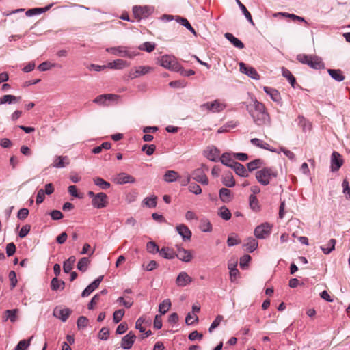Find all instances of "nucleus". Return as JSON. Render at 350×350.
<instances>
[{
	"instance_id": "25",
	"label": "nucleus",
	"mask_w": 350,
	"mask_h": 350,
	"mask_svg": "<svg viewBox=\"0 0 350 350\" xmlns=\"http://www.w3.org/2000/svg\"><path fill=\"white\" fill-rule=\"evenodd\" d=\"M129 64L125 60L118 59L111 62L108 63L107 67L111 69H122L128 67Z\"/></svg>"
},
{
	"instance_id": "5",
	"label": "nucleus",
	"mask_w": 350,
	"mask_h": 350,
	"mask_svg": "<svg viewBox=\"0 0 350 350\" xmlns=\"http://www.w3.org/2000/svg\"><path fill=\"white\" fill-rule=\"evenodd\" d=\"M107 51L114 55L122 57H129L131 59L137 55L135 52L129 51L127 47L123 46L108 48L107 49Z\"/></svg>"
},
{
	"instance_id": "57",
	"label": "nucleus",
	"mask_w": 350,
	"mask_h": 350,
	"mask_svg": "<svg viewBox=\"0 0 350 350\" xmlns=\"http://www.w3.org/2000/svg\"><path fill=\"white\" fill-rule=\"evenodd\" d=\"M124 315V310L123 309H119V310H116L113 312V320L114 323H119L122 320Z\"/></svg>"
},
{
	"instance_id": "30",
	"label": "nucleus",
	"mask_w": 350,
	"mask_h": 350,
	"mask_svg": "<svg viewBox=\"0 0 350 350\" xmlns=\"http://www.w3.org/2000/svg\"><path fill=\"white\" fill-rule=\"evenodd\" d=\"M179 175L174 170H167L163 176V180L167 183H172L178 180Z\"/></svg>"
},
{
	"instance_id": "7",
	"label": "nucleus",
	"mask_w": 350,
	"mask_h": 350,
	"mask_svg": "<svg viewBox=\"0 0 350 350\" xmlns=\"http://www.w3.org/2000/svg\"><path fill=\"white\" fill-rule=\"evenodd\" d=\"M271 230V226L269 223H264L258 226L254 230V235L258 239H265Z\"/></svg>"
},
{
	"instance_id": "54",
	"label": "nucleus",
	"mask_w": 350,
	"mask_h": 350,
	"mask_svg": "<svg viewBox=\"0 0 350 350\" xmlns=\"http://www.w3.org/2000/svg\"><path fill=\"white\" fill-rule=\"evenodd\" d=\"M146 250L149 253L156 254L159 252V247L154 241H149L146 244Z\"/></svg>"
},
{
	"instance_id": "62",
	"label": "nucleus",
	"mask_w": 350,
	"mask_h": 350,
	"mask_svg": "<svg viewBox=\"0 0 350 350\" xmlns=\"http://www.w3.org/2000/svg\"><path fill=\"white\" fill-rule=\"evenodd\" d=\"M109 336V330L107 327H103L98 334V337L100 340H106L108 339Z\"/></svg>"
},
{
	"instance_id": "10",
	"label": "nucleus",
	"mask_w": 350,
	"mask_h": 350,
	"mask_svg": "<svg viewBox=\"0 0 350 350\" xmlns=\"http://www.w3.org/2000/svg\"><path fill=\"white\" fill-rule=\"evenodd\" d=\"M239 69L242 73L247 75L250 78L255 80L260 79V75L254 68L248 66L243 62H240Z\"/></svg>"
},
{
	"instance_id": "8",
	"label": "nucleus",
	"mask_w": 350,
	"mask_h": 350,
	"mask_svg": "<svg viewBox=\"0 0 350 350\" xmlns=\"http://www.w3.org/2000/svg\"><path fill=\"white\" fill-rule=\"evenodd\" d=\"M152 70V68L148 66H139L130 70L128 77L133 79L140 76L144 75Z\"/></svg>"
},
{
	"instance_id": "50",
	"label": "nucleus",
	"mask_w": 350,
	"mask_h": 350,
	"mask_svg": "<svg viewBox=\"0 0 350 350\" xmlns=\"http://www.w3.org/2000/svg\"><path fill=\"white\" fill-rule=\"evenodd\" d=\"M157 196L147 197L143 200V204L147 207L154 208L157 206Z\"/></svg>"
},
{
	"instance_id": "60",
	"label": "nucleus",
	"mask_w": 350,
	"mask_h": 350,
	"mask_svg": "<svg viewBox=\"0 0 350 350\" xmlns=\"http://www.w3.org/2000/svg\"><path fill=\"white\" fill-rule=\"evenodd\" d=\"M55 64H51L47 61L46 62H42V64H40L38 68L40 71H46V70H49V69H51V68L53 67H55Z\"/></svg>"
},
{
	"instance_id": "19",
	"label": "nucleus",
	"mask_w": 350,
	"mask_h": 350,
	"mask_svg": "<svg viewBox=\"0 0 350 350\" xmlns=\"http://www.w3.org/2000/svg\"><path fill=\"white\" fill-rule=\"evenodd\" d=\"M103 278V275H100L98 278H96L94 282H92L90 284H89L82 292L81 296L83 297L89 296L91 294V293H92L99 286Z\"/></svg>"
},
{
	"instance_id": "46",
	"label": "nucleus",
	"mask_w": 350,
	"mask_h": 350,
	"mask_svg": "<svg viewBox=\"0 0 350 350\" xmlns=\"http://www.w3.org/2000/svg\"><path fill=\"white\" fill-rule=\"evenodd\" d=\"M237 3L238 4L239 7L240 8L241 10L242 11L243 14L245 16V18L247 19V21L252 24L254 25V21L252 20V16L249 11L247 10L246 7L239 1L236 0Z\"/></svg>"
},
{
	"instance_id": "59",
	"label": "nucleus",
	"mask_w": 350,
	"mask_h": 350,
	"mask_svg": "<svg viewBox=\"0 0 350 350\" xmlns=\"http://www.w3.org/2000/svg\"><path fill=\"white\" fill-rule=\"evenodd\" d=\"M189 190L190 192L198 195L202 193L201 187L196 183H192L189 184Z\"/></svg>"
},
{
	"instance_id": "40",
	"label": "nucleus",
	"mask_w": 350,
	"mask_h": 350,
	"mask_svg": "<svg viewBox=\"0 0 350 350\" xmlns=\"http://www.w3.org/2000/svg\"><path fill=\"white\" fill-rule=\"evenodd\" d=\"M65 283L64 281L59 280L57 277L53 278L51 282V288L53 291L64 289Z\"/></svg>"
},
{
	"instance_id": "39",
	"label": "nucleus",
	"mask_w": 350,
	"mask_h": 350,
	"mask_svg": "<svg viewBox=\"0 0 350 350\" xmlns=\"http://www.w3.org/2000/svg\"><path fill=\"white\" fill-rule=\"evenodd\" d=\"M52 5H49L46 6L45 8H38L29 9L26 12V15L27 16H31L33 15L40 14L50 9Z\"/></svg>"
},
{
	"instance_id": "15",
	"label": "nucleus",
	"mask_w": 350,
	"mask_h": 350,
	"mask_svg": "<svg viewBox=\"0 0 350 350\" xmlns=\"http://www.w3.org/2000/svg\"><path fill=\"white\" fill-rule=\"evenodd\" d=\"M343 164V159L341 155L337 152H333L331 157V170L338 171Z\"/></svg>"
},
{
	"instance_id": "24",
	"label": "nucleus",
	"mask_w": 350,
	"mask_h": 350,
	"mask_svg": "<svg viewBox=\"0 0 350 350\" xmlns=\"http://www.w3.org/2000/svg\"><path fill=\"white\" fill-rule=\"evenodd\" d=\"M206 157L212 161H217L219 157V150L214 146L208 147L205 150Z\"/></svg>"
},
{
	"instance_id": "29",
	"label": "nucleus",
	"mask_w": 350,
	"mask_h": 350,
	"mask_svg": "<svg viewBox=\"0 0 350 350\" xmlns=\"http://www.w3.org/2000/svg\"><path fill=\"white\" fill-rule=\"evenodd\" d=\"M220 161L221 163L226 166H228L230 168L232 167L234 163H236L237 161H234V159L232 158V156L230 153L226 152L224 153L221 158Z\"/></svg>"
},
{
	"instance_id": "58",
	"label": "nucleus",
	"mask_w": 350,
	"mask_h": 350,
	"mask_svg": "<svg viewBox=\"0 0 350 350\" xmlns=\"http://www.w3.org/2000/svg\"><path fill=\"white\" fill-rule=\"evenodd\" d=\"M222 320H223V316H221V315L217 316L215 319L212 322V323L208 329L209 332H212L213 329L217 328L219 325V324Z\"/></svg>"
},
{
	"instance_id": "33",
	"label": "nucleus",
	"mask_w": 350,
	"mask_h": 350,
	"mask_svg": "<svg viewBox=\"0 0 350 350\" xmlns=\"http://www.w3.org/2000/svg\"><path fill=\"white\" fill-rule=\"evenodd\" d=\"M327 72L331 77L336 81L340 82L345 79V76L343 75L342 71L339 69H328Z\"/></svg>"
},
{
	"instance_id": "41",
	"label": "nucleus",
	"mask_w": 350,
	"mask_h": 350,
	"mask_svg": "<svg viewBox=\"0 0 350 350\" xmlns=\"http://www.w3.org/2000/svg\"><path fill=\"white\" fill-rule=\"evenodd\" d=\"M90 263V260L88 257H83L79 260L77 267L79 271L85 272L88 269Z\"/></svg>"
},
{
	"instance_id": "45",
	"label": "nucleus",
	"mask_w": 350,
	"mask_h": 350,
	"mask_svg": "<svg viewBox=\"0 0 350 350\" xmlns=\"http://www.w3.org/2000/svg\"><path fill=\"white\" fill-rule=\"evenodd\" d=\"M171 308V301L169 299L163 300L159 306L161 314H165Z\"/></svg>"
},
{
	"instance_id": "63",
	"label": "nucleus",
	"mask_w": 350,
	"mask_h": 350,
	"mask_svg": "<svg viewBox=\"0 0 350 350\" xmlns=\"http://www.w3.org/2000/svg\"><path fill=\"white\" fill-rule=\"evenodd\" d=\"M30 229H31L30 225L26 224V225L23 226L19 231V233H18L19 237L20 238L25 237L27 235V234L29 232Z\"/></svg>"
},
{
	"instance_id": "49",
	"label": "nucleus",
	"mask_w": 350,
	"mask_h": 350,
	"mask_svg": "<svg viewBox=\"0 0 350 350\" xmlns=\"http://www.w3.org/2000/svg\"><path fill=\"white\" fill-rule=\"evenodd\" d=\"M336 243V239H331L327 243V247L321 246V249L325 254H328L335 249Z\"/></svg>"
},
{
	"instance_id": "12",
	"label": "nucleus",
	"mask_w": 350,
	"mask_h": 350,
	"mask_svg": "<svg viewBox=\"0 0 350 350\" xmlns=\"http://www.w3.org/2000/svg\"><path fill=\"white\" fill-rule=\"evenodd\" d=\"M192 178L202 185H208V180L202 168H198L193 170L191 174Z\"/></svg>"
},
{
	"instance_id": "17",
	"label": "nucleus",
	"mask_w": 350,
	"mask_h": 350,
	"mask_svg": "<svg viewBox=\"0 0 350 350\" xmlns=\"http://www.w3.org/2000/svg\"><path fill=\"white\" fill-rule=\"evenodd\" d=\"M193 279L185 271H181L177 276L176 284L178 286L185 287L190 284Z\"/></svg>"
},
{
	"instance_id": "44",
	"label": "nucleus",
	"mask_w": 350,
	"mask_h": 350,
	"mask_svg": "<svg viewBox=\"0 0 350 350\" xmlns=\"http://www.w3.org/2000/svg\"><path fill=\"white\" fill-rule=\"evenodd\" d=\"M249 204L250 208L256 212H258L260 209V206L258 203L257 198L254 195H250L249 197Z\"/></svg>"
},
{
	"instance_id": "3",
	"label": "nucleus",
	"mask_w": 350,
	"mask_h": 350,
	"mask_svg": "<svg viewBox=\"0 0 350 350\" xmlns=\"http://www.w3.org/2000/svg\"><path fill=\"white\" fill-rule=\"evenodd\" d=\"M278 176V172L272 167H264L256 172V178L262 185H267L273 178Z\"/></svg>"
},
{
	"instance_id": "32",
	"label": "nucleus",
	"mask_w": 350,
	"mask_h": 350,
	"mask_svg": "<svg viewBox=\"0 0 350 350\" xmlns=\"http://www.w3.org/2000/svg\"><path fill=\"white\" fill-rule=\"evenodd\" d=\"M222 183L227 187H233L236 183L231 172L224 174L222 178Z\"/></svg>"
},
{
	"instance_id": "11",
	"label": "nucleus",
	"mask_w": 350,
	"mask_h": 350,
	"mask_svg": "<svg viewBox=\"0 0 350 350\" xmlns=\"http://www.w3.org/2000/svg\"><path fill=\"white\" fill-rule=\"evenodd\" d=\"M176 257L185 262H189L192 259L191 252L178 245L176 246V252H175V258Z\"/></svg>"
},
{
	"instance_id": "1",
	"label": "nucleus",
	"mask_w": 350,
	"mask_h": 350,
	"mask_svg": "<svg viewBox=\"0 0 350 350\" xmlns=\"http://www.w3.org/2000/svg\"><path fill=\"white\" fill-rule=\"evenodd\" d=\"M246 109L257 126L271 125L270 116L262 103L255 99L252 103L246 105Z\"/></svg>"
},
{
	"instance_id": "38",
	"label": "nucleus",
	"mask_w": 350,
	"mask_h": 350,
	"mask_svg": "<svg viewBox=\"0 0 350 350\" xmlns=\"http://www.w3.org/2000/svg\"><path fill=\"white\" fill-rule=\"evenodd\" d=\"M18 312L17 309H13V310H7L4 312L3 315V321H6L8 319L10 320L11 322H15L16 321V314Z\"/></svg>"
},
{
	"instance_id": "2",
	"label": "nucleus",
	"mask_w": 350,
	"mask_h": 350,
	"mask_svg": "<svg viewBox=\"0 0 350 350\" xmlns=\"http://www.w3.org/2000/svg\"><path fill=\"white\" fill-rule=\"evenodd\" d=\"M297 59L301 64H307L310 68L316 70L323 69L325 67L321 58L315 55H308L306 54H299L297 55Z\"/></svg>"
},
{
	"instance_id": "51",
	"label": "nucleus",
	"mask_w": 350,
	"mask_h": 350,
	"mask_svg": "<svg viewBox=\"0 0 350 350\" xmlns=\"http://www.w3.org/2000/svg\"><path fill=\"white\" fill-rule=\"evenodd\" d=\"M138 48L141 51H144L150 53L154 50L155 44L150 42H145L144 43L141 44Z\"/></svg>"
},
{
	"instance_id": "35",
	"label": "nucleus",
	"mask_w": 350,
	"mask_h": 350,
	"mask_svg": "<svg viewBox=\"0 0 350 350\" xmlns=\"http://www.w3.org/2000/svg\"><path fill=\"white\" fill-rule=\"evenodd\" d=\"M76 258L74 256H70L64 262L63 270L66 273H68L73 268L74 263L75 262Z\"/></svg>"
},
{
	"instance_id": "42",
	"label": "nucleus",
	"mask_w": 350,
	"mask_h": 350,
	"mask_svg": "<svg viewBox=\"0 0 350 350\" xmlns=\"http://www.w3.org/2000/svg\"><path fill=\"white\" fill-rule=\"evenodd\" d=\"M264 164L263 160L260 159H256L247 164L249 171L252 172L254 170L261 167Z\"/></svg>"
},
{
	"instance_id": "36",
	"label": "nucleus",
	"mask_w": 350,
	"mask_h": 350,
	"mask_svg": "<svg viewBox=\"0 0 350 350\" xmlns=\"http://www.w3.org/2000/svg\"><path fill=\"white\" fill-rule=\"evenodd\" d=\"M159 254L165 259H174L175 252L170 247H163L159 250Z\"/></svg>"
},
{
	"instance_id": "56",
	"label": "nucleus",
	"mask_w": 350,
	"mask_h": 350,
	"mask_svg": "<svg viewBox=\"0 0 350 350\" xmlns=\"http://www.w3.org/2000/svg\"><path fill=\"white\" fill-rule=\"evenodd\" d=\"M298 118H299V125L302 127V129L304 131L311 129L310 123L308 121H307L303 116H299L298 117Z\"/></svg>"
},
{
	"instance_id": "14",
	"label": "nucleus",
	"mask_w": 350,
	"mask_h": 350,
	"mask_svg": "<svg viewBox=\"0 0 350 350\" xmlns=\"http://www.w3.org/2000/svg\"><path fill=\"white\" fill-rule=\"evenodd\" d=\"M136 336L133 332H129L126 335L122 337L121 340V347L124 349H130L134 344Z\"/></svg>"
},
{
	"instance_id": "31",
	"label": "nucleus",
	"mask_w": 350,
	"mask_h": 350,
	"mask_svg": "<svg viewBox=\"0 0 350 350\" xmlns=\"http://www.w3.org/2000/svg\"><path fill=\"white\" fill-rule=\"evenodd\" d=\"M245 250L251 253L258 247V242L252 237H250L247 240V243L243 245Z\"/></svg>"
},
{
	"instance_id": "43",
	"label": "nucleus",
	"mask_w": 350,
	"mask_h": 350,
	"mask_svg": "<svg viewBox=\"0 0 350 350\" xmlns=\"http://www.w3.org/2000/svg\"><path fill=\"white\" fill-rule=\"evenodd\" d=\"M176 21L179 23H180L183 26H184L185 28H187L190 32H191L194 36H196V31L195 29L192 27L189 22L187 18H182L180 16H178L176 18Z\"/></svg>"
},
{
	"instance_id": "61",
	"label": "nucleus",
	"mask_w": 350,
	"mask_h": 350,
	"mask_svg": "<svg viewBox=\"0 0 350 350\" xmlns=\"http://www.w3.org/2000/svg\"><path fill=\"white\" fill-rule=\"evenodd\" d=\"M88 319L84 316H81L78 318L77 325L79 329L84 328L88 325Z\"/></svg>"
},
{
	"instance_id": "47",
	"label": "nucleus",
	"mask_w": 350,
	"mask_h": 350,
	"mask_svg": "<svg viewBox=\"0 0 350 350\" xmlns=\"http://www.w3.org/2000/svg\"><path fill=\"white\" fill-rule=\"evenodd\" d=\"M278 15H282L285 17L290 18L293 21H300V22H304L306 24H307L306 21L304 19V18L297 16L294 14H289V13H285V12H278L277 14H275L274 16H276Z\"/></svg>"
},
{
	"instance_id": "23",
	"label": "nucleus",
	"mask_w": 350,
	"mask_h": 350,
	"mask_svg": "<svg viewBox=\"0 0 350 350\" xmlns=\"http://www.w3.org/2000/svg\"><path fill=\"white\" fill-rule=\"evenodd\" d=\"M263 90L274 102L281 103L280 94L276 89L265 86Z\"/></svg>"
},
{
	"instance_id": "55",
	"label": "nucleus",
	"mask_w": 350,
	"mask_h": 350,
	"mask_svg": "<svg viewBox=\"0 0 350 350\" xmlns=\"http://www.w3.org/2000/svg\"><path fill=\"white\" fill-rule=\"evenodd\" d=\"M33 336L30 337L28 340H22L19 341L18 345L14 348V350H26L28 347L30 345V341L32 339Z\"/></svg>"
},
{
	"instance_id": "53",
	"label": "nucleus",
	"mask_w": 350,
	"mask_h": 350,
	"mask_svg": "<svg viewBox=\"0 0 350 350\" xmlns=\"http://www.w3.org/2000/svg\"><path fill=\"white\" fill-rule=\"evenodd\" d=\"M200 228L202 232H211L212 230V225L207 219H203L200 221Z\"/></svg>"
},
{
	"instance_id": "34",
	"label": "nucleus",
	"mask_w": 350,
	"mask_h": 350,
	"mask_svg": "<svg viewBox=\"0 0 350 350\" xmlns=\"http://www.w3.org/2000/svg\"><path fill=\"white\" fill-rule=\"evenodd\" d=\"M250 142L253 145H254V146H256L257 147L265 149V150H270L271 152H275L274 150H273V149H271L270 148V145L269 144H267V142H265L262 140L259 139L258 138H252L250 140Z\"/></svg>"
},
{
	"instance_id": "6",
	"label": "nucleus",
	"mask_w": 350,
	"mask_h": 350,
	"mask_svg": "<svg viewBox=\"0 0 350 350\" xmlns=\"http://www.w3.org/2000/svg\"><path fill=\"white\" fill-rule=\"evenodd\" d=\"M152 8L145 5H135L133 8V14L137 21L148 18L152 13Z\"/></svg>"
},
{
	"instance_id": "21",
	"label": "nucleus",
	"mask_w": 350,
	"mask_h": 350,
	"mask_svg": "<svg viewBox=\"0 0 350 350\" xmlns=\"http://www.w3.org/2000/svg\"><path fill=\"white\" fill-rule=\"evenodd\" d=\"M69 163V159L67 156H56L51 165L55 168H64Z\"/></svg>"
},
{
	"instance_id": "48",
	"label": "nucleus",
	"mask_w": 350,
	"mask_h": 350,
	"mask_svg": "<svg viewBox=\"0 0 350 350\" xmlns=\"http://www.w3.org/2000/svg\"><path fill=\"white\" fill-rule=\"evenodd\" d=\"M218 215L220 217L226 221L229 220L232 216L230 210L225 206H223L219 208Z\"/></svg>"
},
{
	"instance_id": "16",
	"label": "nucleus",
	"mask_w": 350,
	"mask_h": 350,
	"mask_svg": "<svg viewBox=\"0 0 350 350\" xmlns=\"http://www.w3.org/2000/svg\"><path fill=\"white\" fill-rule=\"evenodd\" d=\"M117 97V95L112 94H101L96 97L93 102L99 105L106 106L109 105V101L115 100Z\"/></svg>"
},
{
	"instance_id": "28",
	"label": "nucleus",
	"mask_w": 350,
	"mask_h": 350,
	"mask_svg": "<svg viewBox=\"0 0 350 350\" xmlns=\"http://www.w3.org/2000/svg\"><path fill=\"white\" fill-rule=\"evenodd\" d=\"M232 169H233L235 172V173L241 177H247L248 173L245 167L243 165L241 164L239 162H236V163H234Z\"/></svg>"
},
{
	"instance_id": "52",
	"label": "nucleus",
	"mask_w": 350,
	"mask_h": 350,
	"mask_svg": "<svg viewBox=\"0 0 350 350\" xmlns=\"http://www.w3.org/2000/svg\"><path fill=\"white\" fill-rule=\"evenodd\" d=\"M94 183L96 185L98 186L102 189H107L110 187L109 183L105 181L104 179L99 177L94 178Z\"/></svg>"
},
{
	"instance_id": "13",
	"label": "nucleus",
	"mask_w": 350,
	"mask_h": 350,
	"mask_svg": "<svg viewBox=\"0 0 350 350\" xmlns=\"http://www.w3.org/2000/svg\"><path fill=\"white\" fill-rule=\"evenodd\" d=\"M114 183L118 185H123L126 183H134L135 182V178L124 172H121L117 174V176L113 178Z\"/></svg>"
},
{
	"instance_id": "9",
	"label": "nucleus",
	"mask_w": 350,
	"mask_h": 350,
	"mask_svg": "<svg viewBox=\"0 0 350 350\" xmlns=\"http://www.w3.org/2000/svg\"><path fill=\"white\" fill-rule=\"evenodd\" d=\"M107 198V196L105 193H98L92 200V204L96 208H103L106 207L108 204Z\"/></svg>"
},
{
	"instance_id": "18",
	"label": "nucleus",
	"mask_w": 350,
	"mask_h": 350,
	"mask_svg": "<svg viewBox=\"0 0 350 350\" xmlns=\"http://www.w3.org/2000/svg\"><path fill=\"white\" fill-rule=\"evenodd\" d=\"M71 312L72 311L68 308H62L61 307H56L53 310V315L56 318L59 319L62 321L65 322Z\"/></svg>"
},
{
	"instance_id": "20",
	"label": "nucleus",
	"mask_w": 350,
	"mask_h": 350,
	"mask_svg": "<svg viewBox=\"0 0 350 350\" xmlns=\"http://www.w3.org/2000/svg\"><path fill=\"white\" fill-rule=\"evenodd\" d=\"M176 228V231L181 236L183 241H187L191 239L192 233L187 226L185 224H180L178 225Z\"/></svg>"
},
{
	"instance_id": "22",
	"label": "nucleus",
	"mask_w": 350,
	"mask_h": 350,
	"mask_svg": "<svg viewBox=\"0 0 350 350\" xmlns=\"http://www.w3.org/2000/svg\"><path fill=\"white\" fill-rule=\"evenodd\" d=\"M203 106L213 112H220L225 108V105L217 100L213 103H206Z\"/></svg>"
},
{
	"instance_id": "4",
	"label": "nucleus",
	"mask_w": 350,
	"mask_h": 350,
	"mask_svg": "<svg viewBox=\"0 0 350 350\" xmlns=\"http://www.w3.org/2000/svg\"><path fill=\"white\" fill-rule=\"evenodd\" d=\"M160 64L161 66L174 71L178 72L182 68L180 64L177 62L176 57L173 55H163L161 57Z\"/></svg>"
},
{
	"instance_id": "64",
	"label": "nucleus",
	"mask_w": 350,
	"mask_h": 350,
	"mask_svg": "<svg viewBox=\"0 0 350 350\" xmlns=\"http://www.w3.org/2000/svg\"><path fill=\"white\" fill-rule=\"evenodd\" d=\"M250 260H251V257L250 255L245 254V255L243 256L240 258V262H239L240 267L243 269L247 267L248 263L250 261Z\"/></svg>"
},
{
	"instance_id": "26",
	"label": "nucleus",
	"mask_w": 350,
	"mask_h": 350,
	"mask_svg": "<svg viewBox=\"0 0 350 350\" xmlns=\"http://www.w3.org/2000/svg\"><path fill=\"white\" fill-rule=\"evenodd\" d=\"M224 37L236 48L239 49L244 48V44L237 38L234 37L231 33H226L224 34Z\"/></svg>"
},
{
	"instance_id": "37",
	"label": "nucleus",
	"mask_w": 350,
	"mask_h": 350,
	"mask_svg": "<svg viewBox=\"0 0 350 350\" xmlns=\"http://www.w3.org/2000/svg\"><path fill=\"white\" fill-rule=\"evenodd\" d=\"M21 97H16L14 95L7 94L0 98V104L3 105L5 103L11 104L13 103L18 102Z\"/></svg>"
},
{
	"instance_id": "27",
	"label": "nucleus",
	"mask_w": 350,
	"mask_h": 350,
	"mask_svg": "<svg viewBox=\"0 0 350 350\" xmlns=\"http://www.w3.org/2000/svg\"><path fill=\"white\" fill-rule=\"evenodd\" d=\"M219 196L220 200L224 203H228L232 199V192L227 188H221L219 191Z\"/></svg>"
}]
</instances>
